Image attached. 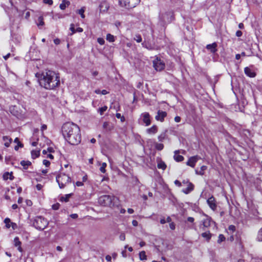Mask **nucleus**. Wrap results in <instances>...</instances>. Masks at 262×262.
Wrapping results in <instances>:
<instances>
[{"mask_svg": "<svg viewBox=\"0 0 262 262\" xmlns=\"http://www.w3.org/2000/svg\"><path fill=\"white\" fill-rule=\"evenodd\" d=\"M62 133L66 140L71 145H78L81 141L80 128L75 123H64L62 127Z\"/></svg>", "mask_w": 262, "mask_h": 262, "instance_id": "1", "label": "nucleus"}, {"mask_svg": "<svg viewBox=\"0 0 262 262\" xmlns=\"http://www.w3.org/2000/svg\"><path fill=\"white\" fill-rule=\"evenodd\" d=\"M40 85L48 90H53L60 85V77L58 73L48 70L42 72L38 77Z\"/></svg>", "mask_w": 262, "mask_h": 262, "instance_id": "2", "label": "nucleus"}, {"mask_svg": "<svg viewBox=\"0 0 262 262\" xmlns=\"http://www.w3.org/2000/svg\"><path fill=\"white\" fill-rule=\"evenodd\" d=\"M48 221L41 216H36L33 222V226L39 230H43L48 225Z\"/></svg>", "mask_w": 262, "mask_h": 262, "instance_id": "3", "label": "nucleus"}, {"mask_svg": "<svg viewBox=\"0 0 262 262\" xmlns=\"http://www.w3.org/2000/svg\"><path fill=\"white\" fill-rule=\"evenodd\" d=\"M71 181V178L64 173H60L56 177V181L60 188H64Z\"/></svg>", "mask_w": 262, "mask_h": 262, "instance_id": "4", "label": "nucleus"}, {"mask_svg": "<svg viewBox=\"0 0 262 262\" xmlns=\"http://www.w3.org/2000/svg\"><path fill=\"white\" fill-rule=\"evenodd\" d=\"M116 198L114 196L104 195L98 199L99 203L104 206H111L114 205V201Z\"/></svg>", "mask_w": 262, "mask_h": 262, "instance_id": "5", "label": "nucleus"}, {"mask_svg": "<svg viewBox=\"0 0 262 262\" xmlns=\"http://www.w3.org/2000/svg\"><path fill=\"white\" fill-rule=\"evenodd\" d=\"M140 3V0H119L121 6L130 9L135 7Z\"/></svg>", "mask_w": 262, "mask_h": 262, "instance_id": "6", "label": "nucleus"}, {"mask_svg": "<svg viewBox=\"0 0 262 262\" xmlns=\"http://www.w3.org/2000/svg\"><path fill=\"white\" fill-rule=\"evenodd\" d=\"M173 18V13L171 11L166 12L160 15V19L163 24L169 23L171 21Z\"/></svg>", "mask_w": 262, "mask_h": 262, "instance_id": "7", "label": "nucleus"}, {"mask_svg": "<svg viewBox=\"0 0 262 262\" xmlns=\"http://www.w3.org/2000/svg\"><path fill=\"white\" fill-rule=\"evenodd\" d=\"M153 64L155 69L157 71H160L163 70L165 68V63L163 61H161L160 59H158V58L154 61Z\"/></svg>", "mask_w": 262, "mask_h": 262, "instance_id": "8", "label": "nucleus"}, {"mask_svg": "<svg viewBox=\"0 0 262 262\" xmlns=\"http://www.w3.org/2000/svg\"><path fill=\"white\" fill-rule=\"evenodd\" d=\"M200 159L201 158L198 156L191 157L187 162L186 165L193 168L197 161Z\"/></svg>", "mask_w": 262, "mask_h": 262, "instance_id": "9", "label": "nucleus"}, {"mask_svg": "<svg viewBox=\"0 0 262 262\" xmlns=\"http://www.w3.org/2000/svg\"><path fill=\"white\" fill-rule=\"evenodd\" d=\"M207 204L210 207V208L213 210H215L216 209L217 205L216 203V201L215 198L213 196H211L207 201Z\"/></svg>", "mask_w": 262, "mask_h": 262, "instance_id": "10", "label": "nucleus"}, {"mask_svg": "<svg viewBox=\"0 0 262 262\" xmlns=\"http://www.w3.org/2000/svg\"><path fill=\"white\" fill-rule=\"evenodd\" d=\"M167 116V113L165 111H158L157 115L155 117V119L157 121L163 122L164 120L165 117Z\"/></svg>", "mask_w": 262, "mask_h": 262, "instance_id": "11", "label": "nucleus"}, {"mask_svg": "<svg viewBox=\"0 0 262 262\" xmlns=\"http://www.w3.org/2000/svg\"><path fill=\"white\" fill-rule=\"evenodd\" d=\"M217 45L216 42H213L211 44L207 45L206 47V49L212 54H215L217 51Z\"/></svg>", "mask_w": 262, "mask_h": 262, "instance_id": "12", "label": "nucleus"}, {"mask_svg": "<svg viewBox=\"0 0 262 262\" xmlns=\"http://www.w3.org/2000/svg\"><path fill=\"white\" fill-rule=\"evenodd\" d=\"M245 74L250 77H254L256 76V73L254 70L251 67H246L244 69Z\"/></svg>", "mask_w": 262, "mask_h": 262, "instance_id": "13", "label": "nucleus"}, {"mask_svg": "<svg viewBox=\"0 0 262 262\" xmlns=\"http://www.w3.org/2000/svg\"><path fill=\"white\" fill-rule=\"evenodd\" d=\"M143 118V121L145 124L146 126H148L150 124V115L148 113L145 112L142 114Z\"/></svg>", "mask_w": 262, "mask_h": 262, "instance_id": "14", "label": "nucleus"}, {"mask_svg": "<svg viewBox=\"0 0 262 262\" xmlns=\"http://www.w3.org/2000/svg\"><path fill=\"white\" fill-rule=\"evenodd\" d=\"M180 151L179 150L174 151V155L173 156V158L174 160L177 162H181L184 160V158L181 156L179 155Z\"/></svg>", "mask_w": 262, "mask_h": 262, "instance_id": "15", "label": "nucleus"}, {"mask_svg": "<svg viewBox=\"0 0 262 262\" xmlns=\"http://www.w3.org/2000/svg\"><path fill=\"white\" fill-rule=\"evenodd\" d=\"M187 187L182 190V192L185 194H188L193 190L194 186L191 183H188Z\"/></svg>", "mask_w": 262, "mask_h": 262, "instance_id": "16", "label": "nucleus"}, {"mask_svg": "<svg viewBox=\"0 0 262 262\" xmlns=\"http://www.w3.org/2000/svg\"><path fill=\"white\" fill-rule=\"evenodd\" d=\"M21 242L18 237H15L14 239V245L15 247H17V249L19 252H22L23 249L21 247Z\"/></svg>", "mask_w": 262, "mask_h": 262, "instance_id": "17", "label": "nucleus"}, {"mask_svg": "<svg viewBox=\"0 0 262 262\" xmlns=\"http://www.w3.org/2000/svg\"><path fill=\"white\" fill-rule=\"evenodd\" d=\"M103 128L106 132L111 131L113 128V126L108 122H104L103 123Z\"/></svg>", "mask_w": 262, "mask_h": 262, "instance_id": "18", "label": "nucleus"}, {"mask_svg": "<svg viewBox=\"0 0 262 262\" xmlns=\"http://www.w3.org/2000/svg\"><path fill=\"white\" fill-rule=\"evenodd\" d=\"M158 132V127L156 125H153L150 128L146 129V132L148 134H155Z\"/></svg>", "mask_w": 262, "mask_h": 262, "instance_id": "19", "label": "nucleus"}, {"mask_svg": "<svg viewBox=\"0 0 262 262\" xmlns=\"http://www.w3.org/2000/svg\"><path fill=\"white\" fill-rule=\"evenodd\" d=\"M211 223V219L209 217H206L205 219L202 221V225L203 226V228H207L210 226Z\"/></svg>", "mask_w": 262, "mask_h": 262, "instance_id": "20", "label": "nucleus"}, {"mask_svg": "<svg viewBox=\"0 0 262 262\" xmlns=\"http://www.w3.org/2000/svg\"><path fill=\"white\" fill-rule=\"evenodd\" d=\"M70 5V2L67 0H63L60 4L59 7L61 10H64L67 6Z\"/></svg>", "mask_w": 262, "mask_h": 262, "instance_id": "21", "label": "nucleus"}, {"mask_svg": "<svg viewBox=\"0 0 262 262\" xmlns=\"http://www.w3.org/2000/svg\"><path fill=\"white\" fill-rule=\"evenodd\" d=\"M3 141H4V145L6 147H9L11 143L12 139L8 136L3 137Z\"/></svg>", "mask_w": 262, "mask_h": 262, "instance_id": "22", "label": "nucleus"}, {"mask_svg": "<svg viewBox=\"0 0 262 262\" xmlns=\"http://www.w3.org/2000/svg\"><path fill=\"white\" fill-rule=\"evenodd\" d=\"M20 165L23 167L24 169H27L28 167L31 165V162L29 161H21Z\"/></svg>", "mask_w": 262, "mask_h": 262, "instance_id": "23", "label": "nucleus"}, {"mask_svg": "<svg viewBox=\"0 0 262 262\" xmlns=\"http://www.w3.org/2000/svg\"><path fill=\"white\" fill-rule=\"evenodd\" d=\"M3 179L5 180H7L8 179H10L11 180H12L14 179V177L12 175V173L11 172V173H9V172H5L4 174H3Z\"/></svg>", "mask_w": 262, "mask_h": 262, "instance_id": "24", "label": "nucleus"}, {"mask_svg": "<svg viewBox=\"0 0 262 262\" xmlns=\"http://www.w3.org/2000/svg\"><path fill=\"white\" fill-rule=\"evenodd\" d=\"M201 235L203 237L206 238L207 242H209L211 237V234L209 231L202 233Z\"/></svg>", "mask_w": 262, "mask_h": 262, "instance_id": "25", "label": "nucleus"}, {"mask_svg": "<svg viewBox=\"0 0 262 262\" xmlns=\"http://www.w3.org/2000/svg\"><path fill=\"white\" fill-rule=\"evenodd\" d=\"M40 155L39 150H33L31 151V156L33 159H35L39 157Z\"/></svg>", "mask_w": 262, "mask_h": 262, "instance_id": "26", "label": "nucleus"}, {"mask_svg": "<svg viewBox=\"0 0 262 262\" xmlns=\"http://www.w3.org/2000/svg\"><path fill=\"white\" fill-rule=\"evenodd\" d=\"M207 169V166L203 165L201 166V169L200 171L195 170L196 173L199 175H203L204 173V171Z\"/></svg>", "mask_w": 262, "mask_h": 262, "instance_id": "27", "label": "nucleus"}, {"mask_svg": "<svg viewBox=\"0 0 262 262\" xmlns=\"http://www.w3.org/2000/svg\"><path fill=\"white\" fill-rule=\"evenodd\" d=\"M157 167L159 169L164 170L166 168V165L164 162L161 161L158 163Z\"/></svg>", "mask_w": 262, "mask_h": 262, "instance_id": "28", "label": "nucleus"}, {"mask_svg": "<svg viewBox=\"0 0 262 262\" xmlns=\"http://www.w3.org/2000/svg\"><path fill=\"white\" fill-rule=\"evenodd\" d=\"M106 40L110 42H114L115 41V37L111 34H107L106 35Z\"/></svg>", "mask_w": 262, "mask_h": 262, "instance_id": "29", "label": "nucleus"}, {"mask_svg": "<svg viewBox=\"0 0 262 262\" xmlns=\"http://www.w3.org/2000/svg\"><path fill=\"white\" fill-rule=\"evenodd\" d=\"M139 257L141 260L146 259V255L145 252L144 251L140 252L139 253Z\"/></svg>", "mask_w": 262, "mask_h": 262, "instance_id": "30", "label": "nucleus"}, {"mask_svg": "<svg viewBox=\"0 0 262 262\" xmlns=\"http://www.w3.org/2000/svg\"><path fill=\"white\" fill-rule=\"evenodd\" d=\"M4 223L6 224V226L7 228H9L11 227V220L9 218H6L4 220Z\"/></svg>", "mask_w": 262, "mask_h": 262, "instance_id": "31", "label": "nucleus"}, {"mask_svg": "<svg viewBox=\"0 0 262 262\" xmlns=\"http://www.w3.org/2000/svg\"><path fill=\"white\" fill-rule=\"evenodd\" d=\"M257 239L259 241H262V228L258 232Z\"/></svg>", "mask_w": 262, "mask_h": 262, "instance_id": "32", "label": "nucleus"}, {"mask_svg": "<svg viewBox=\"0 0 262 262\" xmlns=\"http://www.w3.org/2000/svg\"><path fill=\"white\" fill-rule=\"evenodd\" d=\"M107 109V107L106 106H104L102 107H100L98 109V111L100 113L101 115H102L104 112L106 111Z\"/></svg>", "mask_w": 262, "mask_h": 262, "instance_id": "33", "label": "nucleus"}, {"mask_svg": "<svg viewBox=\"0 0 262 262\" xmlns=\"http://www.w3.org/2000/svg\"><path fill=\"white\" fill-rule=\"evenodd\" d=\"M77 12L80 15L81 17L82 18H84L85 17V15L84 14V9L83 8H82L80 9L77 10Z\"/></svg>", "mask_w": 262, "mask_h": 262, "instance_id": "34", "label": "nucleus"}, {"mask_svg": "<svg viewBox=\"0 0 262 262\" xmlns=\"http://www.w3.org/2000/svg\"><path fill=\"white\" fill-rule=\"evenodd\" d=\"M106 163H102V164H101V166L100 168V170L101 172L102 173H105L106 170H105V168L106 167Z\"/></svg>", "mask_w": 262, "mask_h": 262, "instance_id": "35", "label": "nucleus"}, {"mask_svg": "<svg viewBox=\"0 0 262 262\" xmlns=\"http://www.w3.org/2000/svg\"><path fill=\"white\" fill-rule=\"evenodd\" d=\"M134 40H135L137 42H141L142 41V37L140 35L136 34L135 35L134 38Z\"/></svg>", "mask_w": 262, "mask_h": 262, "instance_id": "36", "label": "nucleus"}, {"mask_svg": "<svg viewBox=\"0 0 262 262\" xmlns=\"http://www.w3.org/2000/svg\"><path fill=\"white\" fill-rule=\"evenodd\" d=\"M166 137V134L162 133L158 136V140L159 141L162 142L165 138Z\"/></svg>", "mask_w": 262, "mask_h": 262, "instance_id": "37", "label": "nucleus"}, {"mask_svg": "<svg viewBox=\"0 0 262 262\" xmlns=\"http://www.w3.org/2000/svg\"><path fill=\"white\" fill-rule=\"evenodd\" d=\"M164 147V145L163 144L161 143H156V148L158 150H161L163 149Z\"/></svg>", "mask_w": 262, "mask_h": 262, "instance_id": "38", "label": "nucleus"}, {"mask_svg": "<svg viewBox=\"0 0 262 262\" xmlns=\"http://www.w3.org/2000/svg\"><path fill=\"white\" fill-rule=\"evenodd\" d=\"M225 240V237L224 235L223 234H220L219 236L217 243H221V242H222L223 241H224Z\"/></svg>", "mask_w": 262, "mask_h": 262, "instance_id": "39", "label": "nucleus"}, {"mask_svg": "<svg viewBox=\"0 0 262 262\" xmlns=\"http://www.w3.org/2000/svg\"><path fill=\"white\" fill-rule=\"evenodd\" d=\"M38 26H43L44 25L43 17L42 16H39L38 19Z\"/></svg>", "mask_w": 262, "mask_h": 262, "instance_id": "40", "label": "nucleus"}, {"mask_svg": "<svg viewBox=\"0 0 262 262\" xmlns=\"http://www.w3.org/2000/svg\"><path fill=\"white\" fill-rule=\"evenodd\" d=\"M70 30L72 31L71 35H73L76 33V30L75 29L74 25L73 24H71Z\"/></svg>", "mask_w": 262, "mask_h": 262, "instance_id": "41", "label": "nucleus"}, {"mask_svg": "<svg viewBox=\"0 0 262 262\" xmlns=\"http://www.w3.org/2000/svg\"><path fill=\"white\" fill-rule=\"evenodd\" d=\"M116 116L118 119H120L121 121L122 122L124 121V120H125L124 117L123 116H122L120 113H117L116 115Z\"/></svg>", "mask_w": 262, "mask_h": 262, "instance_id": "42", "label": "nucleus"}, {"mask_svg": "<svg viewBox=\"0 0 262 262\" xmlns=\"http://www.w3.org/2000/svg\"><path fill=\"white\" fill-rule=\"evenodd\" d=\"M97 42L101 45H103L104 44L105 41L103 38H98L97 39Z\"/></svg>", "mask_w": 262, "mask_h": 262, "instance_id": "43", "label": "nucleus"}, {"mask_svg": "<svg viewBox=\"0 0 262 262\" xmlns=\"http://www.w3.org/2000/svg\"><path fill=\"white\" fill-rule=\"evenodd\" d=\"M71 194H67L65 197H62L61 198V201H64V202H68L69 201V198Z\"/></svg>", "mask_w": 262, "mask_h": 262, "instance_id": "44", "label": "nucleus"}, {"mask_svg": "<svg viewBox=\"0 0 262 262\" xmlns=\"http://www.w3.org/2000/svg\"><path fill=\"white\" fill-rule=\"evenodd\" d=\"M119 238L121 241H124L125 239V233H122L119 236Z\"/></svg>", "mask_w": 262, "mask_h": 262, "instance_id": "45", "label": "nucleus"}, {"mask_svg": "<svg viewBox=\"0 0 262 262\" xmlns=\"http://www.w3.org/2000/svg\"><path fill=\"white\" fill-rule=\"evenodd\" d=\"M43 164L46 166L48 167L50 165V162L47 160H44L43 161Z\"/></svg>", "mask_w": 262, "mask_h": 262, "instance_id": "46", "label": "nucleus"}, {"mask_svg": "<svg viewBox=\"0 0 262 262\" xmlns=\"http://www.w3.org/2000/svg\"><path fill=\"white\" fill-rule=\"evenodd\" d=\"M14 142L17 143L20 147L23 146V144L19 141V139L17 138L15 139Z\"/></svg>", "mask_w": 262, "mask_h": 262, "instance_id": "47", "label": "nucleus"}, {"mask_svg": "<svg viewBox=\"0 0 262 262\" xmlns=\"http://www.w3.org/2000/svg\"><path fill=\"white\" fill-rule=\"evenodd\" d=\"M43 2L44 3L48 4L49 5H52L53 4L52 0H43Z\"/></svg>", "mask_w": 262, "mask_h": 262, "instance_id": "48", "label": "nucleus"}, {"mask_svg": "<svg viewBox=\"0 0 262 262\" xmlns=\"http://www.w3.org/2000/svg\"><path fill=\"white\" fill-rule=\"evenodd\" d=\"M229 230L234 232L235 230V227L234 225H230L228 228Z\"/></svg>", "mask_w": 262, "mask_h": 262, "instance_id": "49", "label": "nucleus"}, {"mask_svg": "<svg viewBox=\"0 0 262 262\" xmlns=\"http://www.w3.org/2000/svg\"><path fill=\"white\" fill-rule=\"evenodd\" d=\"M169 227L171 230H174L175 229V224L174 223L172 222L169 224Z\"/></svg>", "mask_w": 262, "mask_h": 262, "instance_id": "50", "label": "nucleus"}, {"mask_svg": "<svg viewBox=\"0 0 262 262\" xmlns=\"http://www.w3.org/2000/svg\"><path fill=\"white\" fill-rule=\"evenodd\" d=\"M42 187H43V186L40 184H38L36 186V189L38 190H40L42 189Z\"/></svg>", "mask_w": 262, "mask_h": 262, "instance_id": "51", "label": "nucleus"}, {"mask_svg": "<svg viewBox=\"0 0 262 262\" xmlns=\"http://www.w3.org/2000/svg\"><path fill=\"white\" fill-rule=\"evenodd\" d=\"M174 184L179 187H181L182 186V183L178 180H175Z\"/></svg>", "mask_w": 262, "mask_h": 262, "instance_id": "52", "label": "nucleus"}, {"mask_svg": "<svg viewBox=\"0 0 262 262\" xmlns=\"http://www.w3.org/2000/svg\"><path fill=\"white\" fill-rule=\"evenodd\" d=\"M243 34V33L241 31H237L236 32V35L237 36V37H241Z\"/></svg>", "mask_w": 262, "mask_h": 262, "instance_id": "53", "label": "nucleus"}, {"mask_svg": "<svg viewBox=\"0 0 262 262\" xmlns=\"http://www.w3.org/2000/svg\"><path fill=\"white\" fill-rule=\"evenodd\" d=\"M54 42L55 45H59L60 43V40L58 38H56L54 40Z\"/></svg>", "mask_w": 262, "mask_h": 262, "instance_id": "54", "label": "nucleus"}, {"mask_svg": "<svg viewBox=\"0 0 262 262\" xmlns=\"http://www.w3.org/2000/svg\"><path fill=\"white\" fill-rule=\"evenodd\" d=\"M10 225L13 229H15L17 227L16 224H15L14 223H12V222L11 223Z\"/></svg>", "mask_w": 262, "mask_h": 262, "instance_id": "55", "label": "nucleus"}, {"mask_svg": "<svg viewBox=\"0 0 262 262\" xmlns=\"http://www.w3.org/2000/svg\"><path fill=\"white\" fill-rule=\"evenodd\" d=\"M194 219L192 217H188L187 218V221L190 223H193Z\"/></svg>", "mask_w": 262, "mask_h": 262, "instance_id": "56", "label": "nucleus"}, {"mask_svg": "<svg viewBox=\"0 0 262 262\" xmlns=\"http://www.w3.org/2000/svg\"><path fill=\"white\" fill-rule=\"evenodd\" d=\"M76 185L78 187L82 186L83 185V183L82 182L78 181L76 183Z\"/></svg>", "mask_w": 262, "mask_h": 262, "instance_id": "57", "label": "nucleus"}, {"mask_svg": "<svg viewBox=\"0 0 262 262\" xmlns=\"http://www.w3.org/2000/svg\"><path fill=\"white\" fill-rule=\"evenodd\" d=\"M174 121L176 122H180V121H181V117H179V116H176L175 118H174Z\"/></svg>", "mask_w": 262, "mask_h": 262, "instance_id": "58", "label": "nucleus"}, {"mask_svg": "<svg viewBox=\"0 0 262 262\" xmlns=\"http://www.w3.org/2000/svg\"><path fill=\"white\" fill-rule=\"evenodd\" d=\"M70 216L74 219H77L78 217V215L76 213L72 214L70 215Z\"/></svg>", "mask_w": 262, "mask_h": 262, "instance_id": "59", "label": "nucleus"}, {"mask_svg": "<svg viewBox=\"0 0 262 262\" xmlns=\"http://www.w3.org/2000/svg\"><path fill=\"white\" fill-rule=\"evenodd\" d=\"M138 224V222L136 220H133L132 221V225L134 226H135V227L137 226Z\"/></svg>", "mask_w": 262, "mask_h": 262, "instance_id": "60", "label": "nucleus"}, {"mask_svg": "<svg viewBox=\"0 0 262 262\" xmlns=\"http://www.w3.org/2000/svg\"><path fill=\"white\" fill-rule=\"evenodd\" d=\"M105 259L107 261H110L112 259V257L110 255H107L106 256Z\"/></svg>", "mask_w": 262, "mask_h": 262, "instance_id": "61", "label": "nucleus"}, {"mask_svg": "<svg viewBox=\"0 0 262 262\" xmlns=\"http://www.w3.org/2000/svg\"><path fill=\"white\" fill-rule=\"evenodd\" d=\"M83 31V29L80 27H78L76 29V32H82Z\"/></svg>", "mask_w": 262, "mask_h": 262, "instance_id": "62", "label": "nucleus"}, {"mask_svg": "<svg viewBox=\"0 0 262 262\" xmlns=\"http://www.w3.org/2000/svg\"><path fill=\"white\" fill-rule=\"evenodd\" d=\"M47 128V126L45 124H43L42 125L41 127V130L42 131H43L44 130H46Z\"/></svg>", "mask_w": 262, "mask_h": 262, "instance_id": "63", "label": "nucleus"}, {"mask_svg": "<svg viewBox=\"0 0 262 262\" xmlns=\"http://www.w3.org/2000/svg\"><path fill=\"white\" fill-rule=\"evenodd\" d=\"M108 93V92L106 90H103L101 92V94H102V95H106V94H107Z\"/></svg>", "mask_w": 262, "mask_h": 262, "instance_id": "64", "label": "nucleus"}]
</instances>
